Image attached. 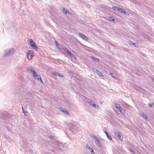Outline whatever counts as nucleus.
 <instances>
[{
  "label": "nucleus",
  "instance_id": "f257e3e1",
  "mask_svg": "<svg viewBox=\"0 0 154 154\" xmlns=\"http://www.w3.org/2000/svg\"><path fill=\"white\" fill-rule=\"evenodd\" d=\"M15 52V50L13 48H11L6 49L5 51L4 55V57L10 56L14 54Z\"/></svg>",
  "mask_w": 154,
  "mask_h": 154
},
{
  "label": "nucleus",
  "instance_id": "f03ea898",
  "mask_svg": "<svg viewBox=\"0 0 154 154\" xmlns=\"http://www.w3.org/2000/svg\"><path fill=\"white\" fill-rule=\"evenodd\" d=\"M29 45L36 50H37L38 48L37 46L36 45L35 43L32 39H29Z\"/></svg>",
  "mask_w": 154,
  "mask_h": 154
},
{
  "label": "nucleus",
  "instance_id": "7ed1b4c3",
  "mask_svg": "<svg viewBox=\"0 0 154 154\" xmlns=\"http://www.w3.org/2000/svg\"><path fill=\"white\" fill-rule=\"evenodd\" d=\"M8 120V118L5 116V114L1 115L0 116V123H7L6 121Z\"/></svg>",
  "mask_w": 154,
  "mask_h": 154
},
{
  "label": "nucleus",
  "instance_id": "20e7f679",
  "mask_svg": "<svg viewBox=\"0 0 154 154\" xmlns=\"http://www.w3.org/2000/svg\"><path fill=\"white\" fill-rule=\"evenodd\" d=\"M63 49L64 51L66 52L67 54L72 59H74V60L76 59L75 56L69 51L67 48H64Z\"/></svg>",
  "mask_w": 154,
  "mask_h": 154
},
{
  "label": "nucleus",
  "instance_id": "39448f33",
  "mask_svg": "<svg viewBox=\"0 0 154 154\" xmlns=\"http://www.w3.org/2000/svg\"><path fill=\"white\" fill-rule=\"evenodd\" d=\"M92 70L94 72H96L100 76L102 77H104V76L102 75L101 72L99 71L97 69L93 68Z\"/></svg>",
  "mask_w": 154,
  "mask_h": 154
},
{
  "label": "nucleus",
  "instance_id": "423d86ee",
  "mask_svg": "<svg viewBox=\"0 0 154 154\" xmlns=\"http://www.w3.org/2000/svg\"><path fill=\"white\" fill-rule=\"evenodd\" d=\"M115 135L121 140H122L123 137L121 135V133L119 132H115Z\"/></svg>",
  "mask_w": 154,
  "mask_h": 154
},
{
  "label": "nucleus",
  "instance_id": "0eeeda50",
  "mask_svg": "<svg viewBox=\"0 0 154 154\" xmlns=\"http://www.w3.org/2000/svg\"><path fill=\"white\" fill-rule=\"evenodd\" d=\"M87 102L91 106L94 107L95 108H96V105L94 104L93 102L90 99H88L87 100Z\"/></svg>",
  "mask_w": 154,
  "mask_h": 154
},
{
  "label": "nucleus",
  "instance_id": "6e6552de",
  "mask_svg": "<svg viewBox=\"0 0 154 154\" xmlns=\"http://www.w3.org/2000/svg\"><path fill=\"white\" fill-rule=\"evenodd\" d=\"M31 51H28L27 52V57L28 59L30 60L32 58L33 56L31 53Z\"/></svg>",
  "mask_w": 154,
  "mask_h": 154
},
{
  "label": "nucleus",
  "instance_id": "1a4fd4ad",
  "mask_svg": "<svg viewBox=\"0 0 154 154\" xmlns=\"http://www.w3.org/2000/svg\"><path fill=\"white\" fill-rule=\"evenodd\" d=\"M18 89L20 91V92L25 93L26 91V89L24 86H22L20 87Z\"/></svg>",
  "mask_w": 154,
  "mask_h": 154
},
{
  "label": "nucleus",
  "instance_id": "9d476101",
  "mask_svg": "<svg viewBox=\"0 0 154 154\" xmlns=\"http://www.w3.org/2000/svg\"><path fill=\"white\" fill-rule=\"evenodd\" d=\"M91 136L92 138L94 139V140L97 141L98 143L99 144L101 143V141L100 140L94 135H91Z\"/></svg>",
  "mask_w": 154,
  "mask_h": 154
},
{
  "label": "nucleus",
  "instance_id": "9b49d317",
  "mask_svg": "<svg viewBox=\"0 0 154 154\" xmlns=\"http://www.w3.org/2000/svg\"><path fill=\"white\" fill-rule=\"evenodd\" d=\"M78 34V35L79 37L83 39L85 41H87L88 38L85 36V35L81 33H79Z\"/></svg>",
  "mask_w": 154,
  "mask_h": 154
},
{
  "label": "nucleus",
  "instance_id": "f8f14e48",
  "mask_svg": "<svg viewBox=\"0 0 154 154\" xmlns=\"http://www.w3.org/2000/svg\"><path fill=\"white\" fill-rule=\"evenodd\" d=\"M86 148L88 149L91 152V153L92 154H94V152L93 151V149L91 148V147L89 146L88 145H87L86 146Z\"/></svg>",
  "mask_w": 154,
  "mask_h": 154
},
{
  "label": "nucleus",
  "instance_id": "ddd939ff",
  "mask_svg": "<svg viewBox=\"0 0 154 154\" xmlns=\"http://www.w3.org/2000/svg\"><path fill=\"white\" fill-rule=\"evenodd\" d=\"M34 78L35 79H37L38 81H40L42 83H43L41 78L39 75H37L36 76H34Z\"/></svg>",
  "mask_w": 154,
  "mask_h": 154
},
{
  "label": "nucleus",
  "instance_id": "4468645a",
  "mask_svg": "<svg viewBox=\"0 0 154 154\" xmlns=\"http://www.w3.org/2000/svg\"><path fill=\"white\" fill-rule=\"evenodd\" d=\"M112 9L115 11L120 12L121 8L119 7H112Z\"/></svg>",
  "mask_w": 154,
  "mask_h": 154
},
{
  "label": "nucleus",
  "instance_id": "2eb2a0df",
  "mask_svg": "<svg viewBox=\"0 0 154 154\" xmlns=\"http://www.w3.org/2000/svg\"><path fill=\"white\" fill-rule=\"evenodd\" d=\"M27 70L29 72L32 73L35 70L33 67L31 66L27 68Z\"/></svg>",
  "mask_w": 154,
  "mask_h": 154
},
{
  "label": "nucleus",
  "instance_id": "dca6fc26",
  "mask_svg": "<svg viewBox=\"0 0 154 154\" xmlns=\"http://www.w3.org/2000/svg\"><path fill=\"white\" fill-rule=\"evenodd\" d=\"M118 109L122 114H124L125 112L124 109L123 108L120 107Z\"/></svg>",
  "mask_w": 154,
  "mask_h": 154
},
{
  "label": "nucleus",
  "instance_id": "f3484780",
  "mask_svg": "<svg viewBox=\"0 0 154 154\" xmlns=\"http://www.w3.org/2000/svg\"><path fill=\"white\" fill-rule=\"evenodd\" d=\"M104 132L106 134L107 137L108 138L109 140H112V137H111V136L110 135H109L107 133V132L106 131H104Z\"/></svg>",
  "mask_w": 154,
  "mask_h": 154
},
{
  "label": "nucleus",
  "instance_id": "a211bd4d",
  "mask_svg": "<svg viewBox=\"0 0 154 154\" xmlns=\"http://www.w3.org/2000/svg\"><path fill=\"white\" fill-rule=\"evenodd\" d=\"M90 57L91 59L94 61H95L97 62H99V60L98 59L96 58L93 56H91Z\"/></svg>",
  "mask_w": 154,
  "mask_h": 154
},
{
  "label": "nucleus",
  "instance_id": "6ab92c4d",
  "mask_svg": "<svg viewBox=\"0 0 154 154\" xmlns=\"http://www.w3.org/2000/svg\"><path fill=\"white\" fill-rule=\"evenodd\" d=\"M61 111L64 112L66 114H69L68 111L64 109L61 108Z\"/></svg>",
  "mask_w": 154,
  "mask_h": 154
},
{
  "label": "nucleus",
  "instance_id": "aec40b11",
  "mask_svg": "<svg viewBox=\"0 0 154 154\" xmlns=\"http://www.w3.org/2000/svg\"><path fill=\"white\" fill-rule=\"evenodd\" d=\"M115 106L117 109H119L121 107L120 105L116 103L115 104Z\"/></svg>",
  "mask_w": 154,
  "mask_h": 154
},
{
  "label": "nucleus",
  "instance_id": "412c9836",
  "mask_svg": "<svg viewBox=\"0 0 154 154\" xmlns=\"http://www.w3.org/2000/svg\"><path fill=\"white\" fill-rule=\"evenodd\" d=\"M63 12L66 14L67 13H69V12L66 9H65L64 8H63Z\"/></svg>",
  "mask_w": 154,
  "mask_h": 154
},
{
  "label": "nucleus",
  "instance_id": "4be33fe9",
  "mask_svg": "<svg viewBox=\"0 0 154 154\" xmlns=\"http://www.w3.org/2000/svg\"><path fill=\"white\" fill-rule=\"evenodd\" d=\"M52 74H53V75H54L55 76H58V74H59V73H58L56 72H52Z\"/></svg>",
  "mask_w": 154,
  "mask_h": 154
},
{
  "label": "nucleus",
  "instance_id": "5701e85b",
  "mask_svg": "<svg viewBox=\"0 0 154 154\" xmlns=\"http://www.w3.org/2000/svg\"><path fill=\"white\" fill-rule=\"evenodd\" d=\"M85 49L88 51H90L91 50V48L90 47H88L85 46Z\"/></svg>",
  "mask_w": 154,
  "mask_h": 154
},
{
  "label": "nucleus",
  "instance_id": "b1692460",
  "mask_svg": "<svg viewBox=\"0 0 154 154\" xmlns=\"http://www.w3.org/2000/svg\"><path fill=\"white\" fill-rule=\"evenodd\" d=\"M120 12H121L123 14H125L126 13V11L125 10H124V9H123L122 8L121 9L120 11Z\"/></svg>",
  "mask_w": 154,
  "mask_h": 154
},
{
  "label": "nucleus",
  "instance_id": "393cba45",
  "mask_svg": "<svg viewBox=\"0 0 154 154\" xmlns=\"http://www.w3.org/2000/svg\"><path fill=\"white\" fill-rule=\"evenodd\" d=\"M142 116L143 118L145 119L146 120L147 119V117H146V115L145 113H143L142 114Z\"/></svg>",
  "mask_w": 154,
  "mask_h": 154
},
{
  "label": "nucleus",
  "instance_id": "a878e982",
  "mask_svg": "<svg viewBox=\"0 0 154 154\" xmlns=\"http://www.w3.org/2000/svg\"><path fill=\"white\" fill-rule=\"evenodd\" d=\"M32 73V74H33V75L34 77L35 76H36V75H37V72L35 71V70H34V71H33V72Z\"/></svg>",
  "mask_w": 154,
  "mask_h": 154
},
{
  "label": "nucleus",
  "instance_id": "bb28decb",
  "mask_svg": "<svg viewBox=\"0 0 154 154\" xmlns=\"http://www.w3.org/2000/svg\"><path fill=\"white\" fill-rule=\"evenodd\" d=\"M129 150H130V152H131V153H132L133 154H135V151L134 150H133L132 149H129Z\"/></svg>",
  "mask_w": 154,
  "mask_h": 154
},
{
  "label": "nucleus",
  "instance_id": "cd10ccee",
  "mask_svg": "<svg viewBox=\"0 0 154 154\" xmlns=\"http://www.w3.org/2000/svg\"><path fill=\"white\" fill-rule=\"evenodd\" d=\"M109 20L111 21H114L115 20L114 18H113L112 17H110L109 18Z\"/></svg>",
  "mask_w": 154,
  "mask_h": 154
},
{
  "label": "nucleus",
  "instance_id": "c85d7f7f",
  "mask_svg": "<svg viewBox=\"0 0 154 154\" xmlns=\"http://www.w3.org/2000/svg\"><path fill=\"white\" fill-rule=\"evenodd\" d=\"M58 76L59 77H64V76L61 74H60L59 73V74H58Z\"/></svg>",
  "mask_w": 154,
  "mask_h": 154
},
{
  "label": "nucleus",
  "instance_id": "c756f323",
  "mask_svg": "<svg viewBox=\"0 0 154 154\" xmlns=\"http://www.w3.org/2000/svg\"><path fill=\"white\" fill-rule=\"evenodd\" d=\"M22 109L23 112L25 114V112H27L26 111H25L24 110V109L23 107H22Z\"/></svg>",
  "mask_w": 154,
  "mask_h": 154
},
{
  "label": "nucleus",
  "instance_id": "7c9ffc66",
  "mask_svg": "<svg viewBox=\"0 0 154 154\" xmlns=\"http://www.w3.org/2000/svg\"><path fill=\"white\" fill-rule=\"evenodd\" d=\"M110 75L113 78H114L115 76H114V74L113 73H110Z\"/></svg>",
  "mask_w": 154,
  "mask_h": 154
},
{
  "label": "nucleus",
  "instance_id": "2f4dec72",
  "mask_svg": "<svg viewBox=\"0 0 154 154\" xmlns=\"http://www.w3.org/2000/svg\"><path fill=\"white\" fill-rule=\"evenodd\" d=\"M55 42L57 46H58V45H60V44L59 43H58L57 41H55Z\"/></svg>",
  "mask_w": 154,
  "mask_h": 154
},
{
  "label": "nucleus",
  "instance_id": "473e14b6",
  "mask_svg": "<svg viewBox=\"0 0 154 154\" xmlns=\"http://www.w3.org/2000/svg\"><path fill=\"white\" fill-rule=\"evenodd\" d=\"M149 106L150 107H152V103L149 104Z\"/></svg>",
  "mask_w": 154,
  "mask_h": 154
},
{
  "label": "nucleus",
  "instance_id": "72a5a7b5",
  "mask_svg": "<svg viewBox=\"0 0 154 154\" xmlns=\"http://www.w3.org/2000/svg\"><path fill=\"white\" fill-rule=\"evenodd\" d=\"M129 43L130 44H132V45H133L134 44V43H133L132 42V41H130L129 42Z\"/></svg>",
  "mask_w": 154,
  "mask_h": 154
},
{
  "label": "nucleus",
  "instance_id": "f704fd0d",
  "mask_svg": "<svg viewBox=\"0 0 154 154\" xmlns=\"http://www.w3.org/2000/svg\"><path fill=\"white\" fill-rule=\"evenodd\" d=\"M49 137L51 139H52L53 138V137L52 136L50 135L49 136Z\"/></svg>",
  "mask_w": 154,
  "mask_h": 154
},
{
  "label": "nucleus",
  "instance_id": "c9c22d12",
  "mask_svg": "<svg viewBox=\"0 0 154 154\" xmlns=\"http://www.w3.org/2000/svg\"><path fill=\"white\" fill-rule=\"evenodd\" d=\"M30 152H31V153H33V151L32 150H30Z\"/></svg>",
  "mask_w": 154,
  "mask_h": 154
},
{
  "label": "nucleus",
  "instance_id": "e433bc0d",
  "mask_svg": "<svg viewBox=\"0 0 154 154\" xmlns=\"http://www.w3.org/2000/svg\"><path fill=\"white\" fill-rule=\"evenodd\" d=\"M136 45V43H134V44H133V45H134L135 47L136 46L135 45Z\"/></svg>",
  "mask_w": 154,
  "mask_h": 154
},
{
  "label": "nucleus",
  "instance_id": "4c0bfd02",
  "mask_svg": "<svg viewBox=\"0 0 154 154\" xmlns=\"http://www.w3.org/2000/svg\"><path fill=\"white\" fill-rule=\"evenodd\" d=\"M151 103L152 104V106L154 105V103Z\"/></svg>",
  "mask_w": 154,
  "mask_h": 154
},
{
  "label": "nucleus",
  "instance_id": "58836bf2",
  "mask_svg": "<svg viewBox=\"0 0 154 154\" xmlns=\"http://www.w3.org/2000/svg\"><path fill=\"white\" fill-rule=\"evenodd\" d=\"M152 80L154 81V77L152 78Z\"/></svg>",
  "mask_w": 154,
  "mask_h": 154
}]
</instances>
